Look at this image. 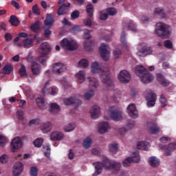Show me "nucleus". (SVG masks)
Returning a JSON list of instances; mask_svg holds the SVG:
<instances>
[{
	"label": "nucleus",
	"mask_w": 176,
	"mask_h": 176,
	"mask_svg": "<svg viewBox=\"0 0 176 176\" xmlns=\"http://www.w3.org/2000/svg\"><path fill=\"white\" fill-rule=\"evenodd\" d=\"M95 166V173L92 175V176L100 175L101 173H102V168H105V170H112L114 173H118L120 171V168L122 167V164L119 162H113L107 158L105 156L102 157V162H96L94 164Z\"/></svg>",
	"instance_id": "nucleus-1"
},
{
	"label": "nucleus",
	"mask_w": 176,
	"mask_h": 176,
	"mask_svg": "<svg viewBox=\"0 0 176 176\" xmlns=\"http://www.w3.org/2000/svg\"><path fill=\"white\" fill-rule=\"evenodd\" d=\"M91 71L92 74H99L102 82L107 87H113V81L109 78V69L108 67H100L97 62L92 63Z\"/></svg>",
	"instance_id": "nucleus-2"
},
{
	"label": "nucleus",
	"mask_w": 176,
	"mask_h": 176,
	"mask_svg": "<svg viewBox=\"0 0 176 176\" xmlns=\"http://www.w3.org/2000/svg\"><path fill=\"white\" fill-rule=\"evenodd\" d=\"M135 72L140 78V82L144 85H148V83H151L153 80V76L142 65L136 66Z\"/></svg>",
	"instance_id": "nucleus-3"
},
{
	"label": "nucleus",
	"mask_w": 176,
	"mask_h": 176,
	"mask_svg": "<svg viewBox=\"0 0 176 176\" xmlns=\"http://www.w3.org/2000/svg\"><path fill=\"white\" fill-rule=\"evenodd\" d=\"M155 34L161 39H166L170 36V26L163 22H158L155 25Z\"/></svg>",
	"instance_id": "nucleus-4"
},
{
	"label": "nucleus",
	"mask_w": 176,
	"mask_h": 176,
	"mask_svg": "<svg viewBox=\"0 0 176 176\" xmlns=\"http://www.w3.org/2000/svg\"><path fill=\"white\" fill-rule=\"evenodd\" d=\"M52 50V48L50 47V45L47 43H43L41 45L39 52L41 54L40 56L36 61L39 63L40 64H45L46 61H47V59L49 58V56H47V54L50 53V51Z\"/></svg>",
	"instance_id": "nucleus-5"
},
{
	"label": "nucleus",
	"mask_w": 176,
	"mask_h": 176,
	"mask_svg": "<svg viewBox=\"0 0 176 176\" xmlns=\"http://www.w3.org/2000/svg\"><path fill=\"white\" fill-rule=\"evenodd\" d=\"M87 79L89 82V86L90 89H92L86 92L84 95V97L85 100H90V98L94 97V90H96V89L100 86V82H98V80L94 77H89Z\"/></svg>",
	"instance_id": "nucleus-6"
},
{
	"label": "nucleus",
	"mask_w": 176,
	"mask_h": 176,
	"mask_svg": "<svg viewBox=\"0 0 176 176\" xmlns=\"http://www.w3.org/2000/svg\"><path fill=\"white\" fill-rule=\"evenodd\" d=\"M60 46L65 50H76L78 43L72 38H63L60 42Z\"/></svg>",
	"instance_id": "nucleus-7"
},
{
	"label": "nucleus",
	"mask_w": 176,
	"mask_h": 176,
	"mask_svg": "<svg viewBox=\"0 0 176 176\" xmlns=\"http://www.w3.org/2000/svg\"><path fill=\"white\" fill-rule=\"evenodd\" d=\"M99 53L104 61H108L111 57V48L105 43H101L99 47Z\"/></svg>",
	"instance_id": "nucleus-8"
},
{
	"label": "nucleus",
	"mask_w": 176,
	"mask_h": 176,
	"mask_svg": "<svg viewBox=\"0 0 176 176\" xmlns=\"http://www.w3.org/2000/svg\"><path fill=\"white\" fill-rule=\"evenodd\" d=\"M145 98L147 100V107L152 108L155 107L156 104V94H153L150 89H147L144 91Z\"/></svg>",
	"instance_id": "nucleus-9"
},
{
	"label": "nucleus",
	"mask_w": 176,
	"mask_h": 176,
	"mask_svg": "<svg viewBox=\"0 0 176 176\" xmlns=\"http://www.w3.org/2000/svg\"><path fill=\"white\" fill-rule=\"evenodd\" d=\"M26 58L27 61L32 64L31 69L33 75H39L41 74V67L39 65L36 63V60L31 56H28Z\"/></svg>",
	"instance_id": "nucleus-10"
},
{
	"label": "nucleus",
	"mask_w": 176,
	"mask_h": 176,
	"mask_svg": "<svg viewBox=\"0 0 176 176\" xmlns=\"http://www.w3.org/2000/svg\"><path fill=\"white\" fill-rule=\"evenodd\" d=\"M66 69L67 67L63 63H56L52 65V72L56 75H61Z\"/></svg>",
	"instance_id": "nucleus-11"
},
{
	"label": "nucleus",
	"mask_w": 176,
	"mask_h": 176,
	"mask_svg": "<svg viewBox=\"0 0 176 176\" xmlns=\"http://www.w3.org/2000/svg\"><path fill=\"white\" fill-rule=\"evenodd\" d=\"M23 146V142L19 137L13 138L11 141V149L12 152H17L19 149H21Z\"/></svg>",
	"instance_id": "nucleus-12"
},
{
	"label": "nucleus",
	"mask_w": 176,
	"mask_h": 176,
	"mask_svg": "<svg viewBox=\"0 0 176 176\" xmlns=\"http://www.w3.org/2000/svg\"><path fill=\"white\" fill-rule=\"evenodd\" d=\"M130 79H131V75L126 70H122L118 74V80L121 82V83H129L130 82Z\"/></svg>",
	"instance_id": "nucleus-13"
},
{
	"label": "nucleus",
	"mask_w": 176,
	"mask_h": 176,
	"mask_svg": "<svg viewBox=\"0 0 176 176\" xmlns=\"http://www.w3.org/2000/svg\"><path fill=\"white\" fill-rule=\"evenodd\" d=\"M89 116L91 119H98L101 116V108L98 105H94L89 109Z\"/></svg>",
	"instance_id": "nucleus-14"
},
{
	"label": "nucleus",
	"mask_w": 176,
	"mask_h": 176,
	"mask_svg": "<svg viewBox=\"0 0 176 176\" xmlns=\"http://www.w3.org/2000/svg\"><path fill=\"white\" fill-rule=\"evenodd\" d=\"M63 102L64 105L69 106V105H81L82 101L76 98V96H71L69 98H66L63 100Z\"/></svg>",
	"instance_id": "nucleus-15"
},
{
	"label": "nucleus",
	"mask_w": 176,
	"mask_h": 176,
	"mask_svg": "<svg viewBox=\"0 0 176 176\" xmlns=\"http://www.w3.org/2000/svg\"><path fill=\"white\" fill-rule=\"evenodd\" d=\"M109 113L113 120L119 121L122 119V113L115 107L110 108Z\"/></svg>",
	"instance_id": "nucleus-16"
},
{
	"label": "nucleus",
	"mask_w": 176,
	"mask_h": 176,
	"mask_svg": "<svg viewBox=\"0 0 176 176\" xmlns=\"http://www.w3.org/2000/svg\"><path fill=\"white\" fill-rule=\"evenodd\" d=\"M127 113L130 118L133 119H137L138 118V110L134 104H130L127 107Z\"/></svg>",
	"instance_id": "nucleus-17"
},
{
	"label": "nucleus",
	"mask_w": 176,
	"mask_h": 176,
	"mask_svg": "<svg viewBox=\"0 0 176 176\" xmlns=\"http://www.w3.org/2000/svg\"><path fill=\"white\" fill-rule=\"evenodd\" d=\"M139 46L143 47L141 50L137 52V55L139 56V57H145V56H148V54H152V50L150 47L144 45V43H140Z\"/></svg>",
	"instance_id": "nucleus-18"
},
{
	"label": "nucleus",
	"mask_w": 176,
	"mask_h": 176,
	"mask_svg": "<svg viewBox=\"0 0 176 176\" xmlns=\"http://www.w3.org/2000/svg\"><path fill=\"white\" fill-rule=\"evenodd\" d=\"M111 130V125L107 122H102L98 126V132L99 134H105Z\"/></svg>",
	"instance_id": "nucleus-19"
},
{
	"label": "nucleus",
	"mask_w": 176,
	"mask_h": 176,
	"mask_svg": "<svg viewBox=\"0 0 176 176\" xmlns=\"http://www.w3.org/2000/svg\"><path fill=\"white\" fill-rule=\"evenodd\" d=\"M24 171V164L17 162L14 164L12 174L14 176L20 175Z\"/></svg>",
	"instance_id": "nucleus-20"
},
{
	"label": "nucleus",
	"mask_w": 176,
	"mask_h": 176,
	"mask_svg": "<svg viewBox=\"0 0 176 176\" xmlns=\"http://www.w3.org/2000/svg\"><path fill=\"white\" fill-rule=\"evenodd\" d=\"M164 156H170L171 155V151H175L176 149V144L175 143H170L168 146H163L162 148Z\"/></svg>",
	"instance_id": "nucleus-21"
},
{
	"label": "nucleus",
	"mask_w": 176,
	"mask_h": 176,
	"mask_svg": "<svg viewBox=\"0 0 176 176\" xmlns=\"http://www.w3.org/2000/svg\"><path fill=\"white\" fill-rule=\"evenodd\" d=\"M64 138V133L60 131H54L50 134V140L52 141H61Z\"/></svg>",
	"instance_id": "nucleus-22"
},
{
	"label": "nucleus",
	"mask_w": 176,
	"mask_h": 176,
	"mask_svg": "<svg viewBox=\"0 0 176 176\" xmlns=\"http://www.w3.org/2000/svg\"><path fill=\"white\" fill-rule=\"evenodd\" d=\"M148 131L151 134H157V133L160 132V128L156 123H150L148 124Z\"/></svg>",
	"instance_id": "nucleus-23"
},
{
	"label": "nucleus",
	"mask_w": 176,
	"mask_h": 176,
	"mask_svg": "<svg viewBox=\"0 0 176 176\" xmlns=\"http://www.w3.org/2000/svg\"><path fill=\"white\" fill-rule=\"evenodd\" d=\"M69 6H71V3H63L58 10V15L63 16V14H66V13L68 12V8H69Z\"/></svg>",
	"instance_id": "nucleus-24"
},
{
	"label": "nucleus",
	"mask_w": 176,
	"mask_h": 176,
	"mask_svg": "<svg viewBox=\"0 0 176 176\" xmlns=\"http://www.w3.org/2000/svg\"><path fill=\"white\" fill-rule=\"evenodd\" d=\"M40 129L42 133L46 134L50 131H52V124L49 122L42 123L40 126Z\"/></svg>",
	"instance_id": "nucleus-25"
},
{
	"label": "nucleus",
	"mask_w": 176,
	"mask_h": 176,
	"mask_svg": "<svg viewBox=\"0 0 176 176\" xmlns=\"http://www.w3.org/2000/svg\"><path fill=\"white\" fill-rule=\"evenodd\" d=\"M148 162L151 167H153V168L158 167V166H160V161L155 156L149 157Z\"/></svg>",
	"instance_id": "nucleus-26"
},
{
	"label": "nucleus",
	"mask_w": 176,
	"mask_h": 176,
	"mask_svg": "<svg viewBox=\"0 0 176 176\" xmlns=\"http://www.w3.org/2000/svg\"><path fill=\"white\" fill-rule=\"evenodd\" d=\"M76 79L78 83H83L86 79V72L85 71H79L76 74Z\"/></svg>",
	"instance_id": "nucleus-27"
},
{
	"label": "nucleus",
	"mask_w": 176,
	"mask_h": 176,
	"mask_svg": "<svg viewBox=\"0 0 176 176\" xmlns=\"http://www.w3.org/2000/svg\"><path fill=\"white\" fill-rule=\"evenodd\" d=\"M54 23V20L53 19V16H52V14H47L46 19L44 21L45 27H47L48 28H52V27H53Z\"/></svg>",
	"instance_id": "nucleus-28"
},
{
	"label": "nucleus",
	"mask_w": 176,
	"mask_h": 176,
	"mask_svg": "<svg viewBox=\"0 0 176 176\" xmlns=\"http://www.w3.org/2000/svg\"><path fill=\"white\" fill-rule=\"evenodd\" d=\"M157 80L160 83V85H162V86H164L165 87H166V86H168V85H170V82L166 80L164 76H163V75L162 74L157 75Z\"/></svg>",
	"instance_id": "nucleus-29"
},
{
	"label": "nucleus",
	"mask_w": 176,
	"mask_h": 176,
	"mask_svg": "<svg viewBox=\"0 0 176 176\" xmlns=\"http://www.w3.org/2000/svg\"><path fill=\"white\" fill-rule=\"evenodd\" d=\"M151 144L148 142H138L137 148L138 149H141L142 151H148Z\"/></svg>",
	"instance_id": "nucleus-30"
},
{
	"label": "nucleus",
	"mask_w": 176,
	"mask_h": 176,
	"mask_svg": "<svg viewBox=\"0 0 176 176\" xmlns=\"http://www.w3.org/2000/svg\"><path fill=\"white\" fill-rule=\"evenodd\" d=\"M109 151L112 155H115V153H118V151H119V144L116 142H113L109 144Z\"/></svg>",
	"instance_id": "nucleus-31"
},
{
	"label": "nucleus",
	"mask_w": 176,
	"mask_h": 176,
	"mask_svg": "<svg viewBox=\"0 0 176 176\" xmlns=\"http://www.w3.org/2000/svg\"><path fill=\"white\" fill-rule=\"evenodd\" d=\"M9 23L14 27H19L20 25V21L17 19L16 15H11L9 19Z\"/></svg>",
	"instance_id": "nucleus-32"
},
{
	"label": "nucleus",
	"mask_w": 176,
	"mask_h": 176,
	"mask_svg": "<svg viewBox=\"0 0 176 176\" xmlns=\"http://www.w3.org/2000/svg\"><path fill=\"white\" fill-rule=\"evenodd\" d=\"M33 42L34 40L32 38H25L22 42V46L25 49H30V47H32Z\"/></svg>",
	"instance_id": "nucleus-33"
},
{
	"label": "nucleus",
	"mask_w": 176,
	"mask_h": 176,
	"mask_svg": "<svg viewBox=\"0 0 176 176\" xmlns=\"http://www.w3.org/2000/svg\"><path fill=\"white\" fill-rule=\"evenodd\" d=\"M36 104L41 109H45L46 108V102L43 98H37L36 99Z\"/></svg>",
	"instance_id": "nucleus-34"
},
{
	"label": "nucleus",
	"mask_w": 176,
	"mask_h": 176,
	"mask_svg": "<svg viewBox=\"0 0 176 176\" xmlns=\"http://www.w3.org/2000/svg\"><path fill=\"white\" fill-rule=\"evenodd\" d=\"M75 127H76L75 123H69L63 126V130L65 133H71L75 130Z\"/></svg>",
	"instance_id": "nucleus-35"
},
{
	"label": "nucleus",
	"mask_w": 176,
	"mask_h": 176,
	"mask_svg": "<svg viewBox=\"0 0 176 176\" xmlns=\"http://www.w3.org/2000/svg\"><path fill=\"white\" fill-rule=\"evenodd\" d=\"M84 47L86 50H89V52L93 50L94 47V41L87 40L85 42H84Z\"/></svg>",
	"instance_id": "nucleus-36"
},
{
	"label": "nucleus",
	"mask_w": 176,
	"mask_h": 176,
	"mask_svg": "<svg viewBox=\"0 0 176 176\" xmlns=\"http://www.w3.org/2000/svg\"><path fill=\"white\" fill-rule=\"evenodd\" d=\"M50 108L52 113H57L60 111V106L56 103H51Z\"/></svg>",
	"instance_id": "nucleus-37"
},
{
	"label": "nucleus",
	"mask_w": 176,
	"mask_h": 176,
	"mask_svg": "<svg viewBox=\"0 0 176 176\" xmlns=\"http://www.w3.org/2000/svg\"><path fill=\"white\" fill-rule=\"evenodd\" d=\"M41 22L39 21H36L30 26L31 31H33V32H39V30L41 28V27L39 26Z\"/></svg>",
	"instance_id": "nucleus-38"
},
{
	"label": "nucleus",
	"mask_w": 176,
	"mask_h": 176,
	"mask_svg": "<svg viewBox=\"0 0 176 176\" xmlns=\"http://www.w3.org/2000/svg\"><path fill=\"white\" fill-rule=\"evenodd\" d=\"M78 67L80 68H87L89 67V60L87 59H81L78 63Z\"/></svg>",
	"instance_id": "nucleus-39"
},
{
	"label": "nucleus",
	"mask_w": 176,
	"mask_h": 176,
	"mask_svg": "<svg viewBox=\"0 0 176 176\" xmlns=\"http://www.w3.org/2000/svg\"><path fill=\"white\" fill-rule=\"evenodd\" d=\"M154 16H157L159 14L160 16H162V17H166V14L164 13V10L162 8H157L154 10L153 12Z\"/></svg>",
	"instance_id": "nucleus-40"
},
{
	"label": "nucleus",
	"mask_w": 176,
	"mask_h": 176,
	"mask_svg": "<svg viewBox=\"0 0 176 176\" xmlns=\"http://www.w3.org/2000/svg\"><path fill=\"white\" fill-rule=\"evenodd\" d=\"M50 85V81H47V82H45V86L42 89V93L44 96L50 94V88H49Z\"/></svg>",
	"instance_id": "nucleus-41"
},
{
	"label": "nucleus",
	"mask_w": 176,
	"mask_h": 176,
	"mask_svg": "<svg viewBox=\"0 0 176 176\" xmlns=\"http://www.w3.org/2000/svg\"><path fill=\"white\" fill-rule=\"evenodd\" d=\"M120 42L122 43L123 46H124L126 50H129V45H127V42L126 41V33H124V32H122L121 34Z\"/></svg>",
	"instance_id": "nucleus-42"
},
{
	"label": "nucleus",
	"mask_w": 176,
	"mask_h": 176,
	"mask_svg": "<svg viewBox=\"0 0 176 176\" xmlns=\"http://www.w3.org/2000/svg\"><path fill=\"white\" fill-rule=\"evenodd\" d=\"M91 145V139L90 138H87L84 140L82 142V146L85 149H89Z\"/></svg>",
	"instance_id": "nucleus-43"
},
{
	"label": "nucleus",
	"mask_w": 176,
	"mask_h": 176,
	"mask_svg": "<svg viewBox=\"0 0 176 176\" xmlns=\"http://www.w3.org/2000/svg\"><path fill=\"white\" fill-rule=\"evenodd\" d=\"M127 28L133 32H137V27L133 21H129L127 23Z\"/></svg>",
	"instance_id": "nucleus-44"
},
{
	"label": "nucleus",
	"mask_w": 176,
	"mask_h": 176,
	"mask_svg": "<svg viewBox=\"0 0 176 176\" xmlns=\"http://www.w3.org/2000/svg\"><path fill=\"white\" fill-rule=\"evenodd\" d=\"M133 163H140L141 162V157H140V153L135 152L132 157Z\"/></svg>",
	"instance_id": "nucleus-45"
},
{
	"label": "nucleus",
	"mask_w": 176,
	"mask_h": 176,
	"mask_svg": "<svg viewBox=\"0 0 176 176\" xmlns=\"http://www.w3.org/2000/svg\"><path fill=\"white\" fill-rule=\"evenodd\" d=\"M33 144L36 148H41L42 146V144H43V138H38L36 139L34 142Z\"/></svg>",
	"instance_id": "nucleus-46"
},
{
	"label": "nucleus",
	"mask_w": 176,
	"mask_h": 176,
	"mask_svg": "<svg viewBox=\"0 0 176 176\" xmlns=\"http://www.w3.org/2000/svg\"><path fill=\"white\" fill-rule=\"evenodd\" d=\"M3 72L6 75H9L13 71V66L12 65H6L3 67Z\"/></svg>",
	"instance_id": "nucleus-47"
},
{
	"label": "nucleus",
	"mask_w": 176,
	"mask_h": 176,
	"mask_svg": "<svg viewBox=\"0 0 176 176\" xmlns=\"http://www.w3.org/2000/svg\"><path fill=\"white\" fill-rule=\"evenodd\" d=\"M113 56L116 59L120 58V56H122V50L118 48L115 49L113 51Z\"/></svg>",
	"instance_id": "nucleus-48"
},
{
	"label": "nucleus",
	"mask_w": 176,
	"mask_h": 176,
	"mask_svg": "<svg viewBox=\"0 0 176 176\" xmlns=\"http://www.w3.org/2000/svg\"><path fill=\"white\" fill-rule=\"evenodd\" d=\"M94 8L93 7V4H88L86 7V10L88 13V16L89 17H93V10Z\"/></svg>",
	"instance_id": "nucleus-49"
},
{
	"label": "nucleus",
	"mask_w": 176,
	"mask_h": 176,
	"mask_svg": "<svg viewBox=\"0 0 176 176\" xmlns=\"http://www.w3.org/2000/svg\"><path fill=\"white\" fill-rule=\"evenodd\" d=\"M133 163V157H129L122 162L124 167H129Z\"/></svg>",
	"instance_id": "nucleus-50"
},
{
	"label": "nucleus",
	"mask_w": 176,
	"mask_h": 176,
	"mask_svg": "<svg viewBox=\"0 0 176 176\" xmlns=\"http://www.w3.org/2000/svg\"><path fill=\"white\" fill-rule=\"evenodd\" d=\"M160 102L161 103L162 108H164V107H167V99L166 98L164 95H161L160 98Z\"/></svg>",
	"instance_id": "nucleus-51"
},
{
	"label": "nucleus",
	"mask_w": 176,
	"mask_h": 176,
	"mask_svg": "<svg viewBox=\"0 0 176 176\" xmlns=\"http://www.w3.org/2000/svg\"><path fill=\"white\" fill-rule=\"evenodd\" d=\"M9 160V157L6 154H3L0 157V163L2 164H6Z\"/></svg>",
	"instance_id": "nucleus-52"
},
{
	"label": "nucleus",
	"mask_w": 176,
	"mask_h": 176,
	"mask_svg": "<svg viewBox=\"0 0 176 176\" xmlns=\"http://www.w3.org/2000/svg\"><path fill=\"white\" fill-rule=\"evenodd\" d=\"M107 12L109 16H115V14L118 13V11L116 10V8H107Z\"/></svg>",
	"instance_id": "nucleus-53"
},
{
	"label": "nucleus",
	"mask_w": 176,
	"mask_h": 176,
	"mask_svg": "<svg viewBox=\"0 0 176 176\" xmlns=\"http://www.w3.org/2000/svg\"><path fill=\"white\" fill-rule=\"evenodd\" d=\"M100 20H102V21L107 20L108 19V14L107 12H104V11H101L100 12Z\"/></svg>",
	"instance_id": "nucleus-54"
},
{
	"label": "nucleus",
	"mask_w": 176,
	"mask_h": 176,
	"mask_svg": "<svg viewBox=\"0 0 176 176\" xmlns=\"http://www.w3.org/2000/svg\"><path fill=\"white\" fill-rule=\"evenodd\" d=\"M80 13L78 10H74L71 14V19L72 20H75L76 19H78L80 16Z\"/></svg>",
	"instance_id": "nucleus-55"
},
{
	"label": "nucleus",
	"mask_w": 176,
	"mask_h": 176,
	"mask_svg": "<svg viewBox=\"0 0 176 176\" xmlns=\"http://www.w3.org/2000/svg\"><path fill=\"white\" fill-rule=\"evenodd\" d=\"M19 74L21 76H25V75H27V68L25 67V66L22 65L21 67V69L19 70Z\"/></svg>",
	"instance_id": "nucleus-56"
},
{
	"label": "nucleus",
	"mask_w": 176,
	"mask_h": 176,
	"mask_svg": "<svg viewBox=\"0 0 176 176\" xmlns=\"http://www.w3.org/2000/svg\"><path fill=\"white\" fill-rule=\"evenodd\" d=\"M113 100H118L120 98V91L115 90L113 91Z\"/></svg>",
	"instance_id": "nucleus-57"
},
{
	"label": "nucleus",
	"mask_w": 176,
	"mask_h": 176,
	"mask_svg": "<svg viewBox=\"0 0 176 176\" xmlns=\"http://www.w3.org/2000/svg\"><path fill=\"white\" fill-rule=\"evenodd\" d=\"M30 175L31 176H37L38 175V168L35 166H32L30 168Z\"/></svg>",
	"instance_id": "nucleus-58"
},
{
	"label": "nucleus",
	"mask_w": 176,
	"mask_h": 176,
	"mask_svg": "<svg viewBox=\"0 0 176 176\" xmlns=\"http://www.w3.org/2000/svg\"><path fill=\"white\" fill-rule=\"evenodd\" d=\"M16 117L19 120H23V119H24V111H18L16 112Z\"/></svg>",
	"instance_id": "nucleus-59"
},
{
	"label": "nucleus",
	"mask_w": 176,
	"mask_h": 176,
	"mask_svg": "<svg viewBox=\"0 0 176 176\" xmlns=\"http://www.w3.org/2000/svg\"><path fill=\"white\" fill-rule=\"evenodd\" d=\"M6 142H8L6 140V137L0 135V146H3Z\"/></svg>",
	"instance_id": "nucleus-60"
},
{
	"label": "nucleus",
	"mask_w": 176,
	"mask_h": 176,
	"mask_svg": "<svg viewBox=\"0 0 176 176\" xmlns=\"http://www.w3.org/2000/svg\"><path fill=\"white\" fill-rule=\"evenodd\" d=\"M58 89L56 87H51V92L50 93V94L51 96H56V94H58Z\"/></svg>",
	"instance_id": "nucleus-61"
},
{
	"label": "nucleus",
	"mask_w": 176,
	"mask_h": 176,
	"mask_svg": "<svg viewBox=\"0 0 176 176\" xmlns=\"http://www.w3.org/2000/svg\"><path fill=\"white\" fill-rule=\"evenodd\" d=\"M164 46L167 49H171L173 47V43L170 40H166L164 41Z\"/></svg>",
	"instance_id": "nucleus-62"
},
{
	"label": "nucleus",
	"mask_w": 176,
	"mask_h": 176,
	"mask_svg": "<svg viewBox=\"0 0 176 176\" xmlns=\"http://www.w3.org/2000/svg\"><path fill=\"white\" fill-rule=\"evenodd\" d=\"M160 141L162 142V144H167V142H170V139L168 137H162Z\"/></svg>",
	"instance_id": "nucleus-63"
},
{
	"label": "nucleus",
	"mask_w": 176,
	"mask_h": 176,
	"mask_svg": "<svg viewBox=\"0 0 176 176\" xmlns=\"http://www.w3.org/2000/svg\"><path fill=\"white\" fill-rule=\"evenodd\" d=\"M127 131H129V129H127V128H120L118 129V133L122 135H124V134H126Z\"/></svg>",
	"instance_id": "nucleus-64"
}]
</instances>
